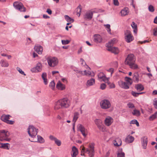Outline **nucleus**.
I'll list each match as a JSON object with an SVG mask.
<instances>
[{
	"label": "nucleus",
	"mask_w": 157,
	"mask_h": 157,
	"mask_svg": "<svg viewBox=\"0 0 157 157\" xmlns=\"http://www.w3.org/2000/svg\"><path fill=\"white\" fill-rule=\"evenodd\" d=\"M94 143H90L88 146V147L85 148L83 146H81V155L85 156L84 153H87L90 157H93L94 155Z\"/></svg>",
	"instance_id": "1"
},
{
	"label": "nucleus",
	"mask_w": 157,
	"mask_h": 157,
	"mask_svg": "<svg viewBox=\"0 0 157 157\" xmlns=\"http://www.w3.org/2000/svg\"><path fill=\"white\" fill-rule=\"evenodd\" d=\"M136 58L134 55L133 54H129L125 61V64L128 65L130 68L136 69L138 68V65L135 64Z\"/></svg>",
	"instance_id": "2"
},
{
	"label": "nucleus",
	"mask_w": 157,
	"mask_h": 157,
	"mask_svg": "<svg viewBox=\"0 0 157 157\" xmlns=\"http://www.w3.org/2000/svg\"><path fill=\"white\" fill-rule=\"evenodd\" d=\"M47 60L48 65L51 67H54L56 66L59 62L58 59L54 57H48Z\"/></svg>",
	"instance_id": "3"
},
{
	"label": "nucleus",
	"mask_w": 157,
	"mask_h": 157,
	"mask_svg": "<svg viewBox=\"0 0 157 157\" xmlns=\"http://www.w3.org/2000/svg\"><path fill=\"white\" fill-rule=\"evenodd\" d=\"M9 132L8 131H6L4 130L0 131V141H10V139L8 138L9 136Z\"/></svg>",
	"instance_id": "4"
},
{
	"label": "nucleus",
	"mask_w": 157,
	"mask_h": 157,
	"mask_svg": "<svg viewBox=\"0 0 157 157\" xmlns=\"http://www.w3.org/2000/svg\"><path fill=\"white\" fill-rule=\"evenodd\" d=\"M38 129L33 126L30 125L28 130V133L29 136L33 139L35 138L37 134Z\"/></svg>",
	"instance_id": "5"
},
{
	"label": "nucleus",
	"mask_w": 157,
	"mask_h": 157,
	"mask_svg": "<svg viewBox=\"0 0 157 157\" xmlns=\"http://www.w3.org/2000/svg\"><path fill=\"white\" fill-rule=\"evenodd\" d=\"M124 38L125 41L128 43H130L134 39L131 32L129 30H126L124 32Z\"/></svg>",
	"instance_id": "6"
},
{
	"label": "nucleus",
	"mask_w": 157,
	"mask_h": 157,
	"mask_svg": "<svg viewBox=\"0 0 157 157\" xmlns=\"http://www.w3.org/2000/svg\"><path fill=\"white\" fill-rule=\"evenodd\" d=\"M13 6L21 12H25L26 11V8L25 7L23 4L19 2H15L13 3Z\"/></svg>",
	"instance_id": "7"
},
{
	"label": "nucleus",
	"mask_w": 157,
	"mask_h": 157,
	"mask_svg": "<svg viewBox=\"0 0 157 157\" xmlns=\"http://www.w3.org/2000/svg\"><path fill=\"white\" fill-rule=\"evenodd\" d=\"M59 100L63 108H67L70 106V101L67 98H64Z\"/></svg>",
	"instance_id": "8"
},
{
	"label": "nucleus",
	"mask_w": 157,
	"mask_h": 157,
	"mask_svg": "<svg viewBox=\"0 0 157 157\" xmlns=\"http://www.w3.org/2000/svg\"><path fill=\"white\" fill-rule=\"evenodd\" d=\"M101 108L103 109H107L110 108L111 106L110 101L106 99L101 101L100 104Z\"/></svg>",
	"instance_id": "9"
},
{
	"label": "nucleus",
	"mask_w": 157,
	"mask_h": 157,
	"mask_svg": "<svg viewBox=\"0 0 157 157\" xmlns=\"http://www.w3.org/2000/svg\"><path fill=\"white\" fill-rule=\"evenodd\" d=\"M11 117L9 115H3L1 117V119L3 121L9 124H13L14 122L13 121L9 120L10 117Z\"/></svg>",
	"instance_id": "10"
},
{
	"label": "nucleus",
	"mask_w": 157,
	"mask_h": 157,
	"mask_svg": "<svg viewBox=\"0 0 157 157\" xmlns=\"http://www.w3.org/2000/svg\"><path fill=\"white\" fill-rule=\"evenodd\" d=\"M78 129L81 132L82 134L84 137H86L88 135V130L82 124L78 125Z\"/></svg>",
	"instance_id": "11"
},
{
	"label": "nucleus",
	"mask_w": 157,
	"mask_h": 157,
	"mask_svg": "<svg viewBox=\"0 0 157 157\" xmlns=\"http://www.w3.org/2000/svg\"><path fill=\"white\" fill-rule=\"evenodd\" d=\"M42 66L40 63H38L35 67L32 68L31 71L33 72H37L41 71L42 70Z\"/></svg>",
	"instance_id": "12"
},
{
	"label": "nucleus",
	"mask_w": 157,
	"mask_h": 157,
	"mask_svg": "<svg viewBox=\"0 0 157 157\" xmlns=\"http://www.w3.org/2000/svg\"><path fill=\"white\" fill-rule=\"evenodd\" d=\"M99 80H102L103 81L106 82H108L109 78L106 77L105 75L103 72H100L98 75Z\"/></svg>",
	"instance_id": "13"
},
{
	"label": "nucleus",
	"mask_w": 157,
	"mask_h": 157,
	"mask_svg": "<svg viewBox=\"0 0 157 157\" xmlns=\"http://www.w3.org/2000/svg\"><path fill=\"white\" fill-rule=\"evenodd\" d=\"M113 119L110 116H107L104 120V124L107 126L111 125L113 122Z\"/></svg>",
	"instance_id": "14"
},
{
	"label": "nucleus",
	"mask_w": 157,
	"mask_h": 157,
	"mask_svg": "<svg viewBox=\"0 0 157 157\" xmlns=\"http://www.w3.org/2000/svg\"><path fill=\"white\" fill-rule=\"evenodd\" d=\"M37 139H36V138L35 139V138H33V139H32L31 140L29 139V140L31 142H38L40 143H42L44 142V140L41 136L38 135L37 136Z\"/></svg>",
	"instance_id": "15"
},
{
	"label": "nucleus",
	"mask_w": 157,
	"mask_h": 157,
	"mask_svg": "<svg viewBox=\"0 0 157 157\" xmlns=\"http://www.w3.org/2000/svg\"><path fill=\"white\" fill-rule=\"evenodd\" d=\"M107 50L116 54H117L119 52V50L117 48L109 46V45L108 46Z\"/></svg>",
	"instance_id": "16"
},
{
	"label": "nucleus",
	"mask_w": 157,
	"mask_h": 157,
	"mask_svg": "<svg viewBox=\"0 0 157 157\" xmlns=\"http://www.w3.org/2000/svg\"><path fill=\"white\" fill-rule=\"evenodd\" d=\"M118 84L120 87L124 89H128L129 87L130 86L126 82L120 80L118 82Z\"/></svg>",
	"instance_id": "17"
},
{
	"label": "nucleus",
	"mask_w": 157,
	"mask_h": 157,
	"mask_svg": "<svg viewBox=\"0 0 157 157\" xmlns=\"http://www.w3.org/2000/svg\"><path fill=\"white\" fill-rule=\"evenodd\" d=\"M102 40L101 36L99 34H95L94 36V42L98 43L101 42Z\"/></svg>",
	"instance_id": "18"
},
{
	"label": "nucleus",
	"mask_w": 157,
	"mask_h": 157,
	"mask_svg": "<svg viewBox=\"0 0 157 157\" xmlns=\"http://www.w3.org/2000/svg\"><path fill=\"white\" fill-rule=\"evenodd\" d=\"M141 140L142 141V147H143L144 149H146L148 142L147 138L146 136L143 137L142 138Z\"/></svg>",
	"instance_id": "19"
},
{
	"label": "nucleus",
	"mask_w": 157,
	"mask_h": 157,
	"mask_svg": "<svg viewBox=\"0 0 157 157\" xmlns=\"http://www.w3.org/2000/svg\"><path fill=\"white\" fill-rule=\"evenodd\" d=\"M78 154V149L75 147L73 146L71 152L72 157H76Z\"/></svg>",
	"instance_id": "20"
},
{
	"label": "nucleus",
	"mask_w": 157,
	"mask_h": 157,
	"mask_svg": "<svg viewBox=\"0 0 157 157\" xmlns=\"http://www.w3.org/2000/svg\"><path fill=\"white\" fill-rule=\"evenodd\" d=\"M56 87L59 90H64L66 88L65 85L63 84L59 81L57 83Z\"/></svg>",
	"instance_id": "21"
},
{
	"label": "nucleus",
	"mask_w": 157,
	"mask_h": 157,
	"mask_svg": "<svg viewBox=\"0 0 157 157\" xmlns=\"http://www.w3.org/2000/svg\"><path fill=\"white\" fill-rule=\"evenodd\" d=\"M134 137L130 135L128 136L125 139V142L127 143H132L134 140Z\"/></svg>",
	"instance_id": "22"
},
{
	"label": "nucleus",
	"mask_w": 157,
	"mask_h": 157,
	"mask_svg": "<svg viewBox=\"0 0 157 157\" xmlns=\"http://www.w3.org/2000/svg\"><path fill=\"white\" fill-rule=\"evenodd\" d=\"M34 49L39 54H42L43 51L42 47L39 45L35 46L34 48Z\"/></svg>",
	"instance_id": "23"
},
{
	"label": "nucleus",
	"mask_w": 157,
	"mask_h": 157,
	"mask_svg": "<svg viewBox=\"0 0 157 157\" xmlns=\"http://www.w3.org/2000/svg\"><path fill=\"white\" fill-rule=\"evenodd\" d=\"M113 143L115 146L119 147L122 144V141L121 139L117 138L115 140H113Z\"/></svg>",
	"instance_id": "24"
},
{
	"label": "nucleus",
	"mask_w": 157,
	"mask_h": 157,
	"mask_svg": "<svg viewBox=\"0 0 157 157\" xmlns=\"http://www.w3.org/2000/svg\"><path fill=\"white\" fill-rule=\"evenodd\" d=\"M120 12L122 16H125L128 14L129 10L128 8L125 7L121 10Z\"/></svg>",
	"instance_id": "25"
},
{
	"label": "nucleus",
	"mask_w": 157,
	"mask_h": 157,
	"mask_svg": "<svg viewBox=\"0 0 157 157\" xmlns=\"http://www.w3.org/2000/svg\"><path fill=\"white\" fill-rule=\"evenodd\" d=\"M63 108L59 100L58 101L54 104V109L55 110Z\"/></svg>",
	"instance_id": "26"
},
{
	"label": "nucleus",
	"mask_w": 157,
	"mask_h": 157,
	"mask_svg": "<svg viewBox=\"0 0 157 157\" xmlns=\"http://www.w3.org/2000/svg\"><path fill=\"white\" fill-rule=\"evenodd\" d=\"M76 73L82 75H86V76H90L91 75V73L90 71H87L86 70H84V71H76Z\"/></svg>",
	"instance_id": "27"
},
{
	"label": "nucleus",
	"mask_w": 157,
	"mask_h": 157,
	"mask_svg": "<svg viewBox=\"0 0 157 157\" xmlns=\"http://www.w3.org/2000/svg\"><path fill=\"white\" fill-rule=\"evenodd\" d=\"M133 80L135 82L138 83L140 80L139 76L138 73H134L133 75Z\"/></svg>",
	"instance_id": "28"
},
{
	"label": "nucleus",
	"mask_w": 157,
	"mask_h": 157,
	"mask_svg": "<svg viewBox=\"0 0 157 157\" xmlns=\"http://www.w3.org/2000/svg\"><path fill=\"white\" fill-rule=\"evenodd\" d=\"M0 63L2 67H8L9 66L8 61L6 60L1 59L0 62Z\"/></svg>",
	"instance_id": "29"
},
{
	"label": "nucleus",
	"mask_w": 157,
	"mask_h": 157,
	"mask_svg": "<svg viewBox=\"0 0 157 157\" xmlns=\"http://www.w3.org/2000/svg\"><path fill=\"white\" fill-rule=\"evenodd\" d=\"M93 13L92 12L89 11L86 13L85 17L87 19H91L92 17Z\"/></svg>",
	"instance_id": "30"
},
{
	"label": "nucleus",
	"mask_w": 157,
	"mask_h": 157,
	"mask_svg": "<svg viewBox=\"0 0 157 157\" xmlns=\"http://www.w3.org/2000/svg\"><path fill=\"white\" fill-rule=\"evenodd\" d=\"M135 88L139 91H142L144 89L143 86L141 84L136 85L135 86Z\"/></svg>",
	"instance_id": "31"
},
{
	"label": "nucleus",
	"mask_w": 157,
	"mask_h": 157,
	"mask_svg": "<svg viewBox=\"0 0 157 157\" xmlns=\"http://www.w3.org/2000/svg\"><path fill=\"white\" fill-rule=\"evenodd\" d=\"M117 42V40L115 38H113L111 40L108 44H106V46L108 48V46L111 47L112 46Z\"/></svg>",
	"instance_id": "32"
},
{
	"label": "nucleus",
	"mask_w": 157,
	"mask_h": 157,
	"mask_svg": "<svg viewBox=\"0 0 157 157\" xmlns=\"http://www.w3.org/2000/svg\"><path fill=\"white\" fill-rule=\"evenodd\" d=\"M95 83V79L94 78H91L88 80L86 83V85L90 86L93 85Z\"/></svg>",
	"instance_id": "33"
},
{
	"label": "nucleus",
	"mask_w": 157,
	"mask_h": 157,
	"mask_svg": "<svg viewBox=\"0 0 157 157\" xmlns=\"http://www.w3.org/2000/svg\"><path fill=\"white\" fill-rule=\"evenodd\" d=\"M124 80L128 84L129 86L131 85L132 83V80L129 77H125Z\"/></svg>",
	"instance_id": "34"
},
{
	"label": "nucleus",
	"mask_w": 157,
	"mask_h": 157,
	"mask_svg": "<svg viewBox=\"0 0 157 157\" xmlns=\"http://www.w3.org/2000/svg\"><path fill=\"white\" fill-rule=\"evenodd\" d=\"M95 124L97 126L98 128L102 124V121L100 119H96L94 120Z\"/></svg>",
	"instance_id": "35"
},
{
	"label": "nucleus",
	"mask_w": 157,
	"mask_h": 157,
	"mask_svg": "<svg viewBox=\"0 0 157 157\" xmlns=\"http://www.w3.org/2000/svg\"><path fill=\"white\" fill-rule=\"evenodd\" d=\"M42 78L44 80V82L45 85L48 83L47 79V74L46 73H43L42 75Z\"/></svg>",
	"instance_id": "36"
},
{
	"label": "nucleus",
	"mask_w": 157,
	"mask_h": 157,
	"mask_svg": "<svg viewBox=\"0 0 157 157\" xmlns=\"http://www.w3.org/2000/svg\"><path fill=\"white\" fill-rule=\"evenodd\" d=\"M131 26L132 28L133 29L134 32L136 33L137 31V26L136 24L134 22H132V24H131Z\"/></svg>",
	"instance_id": "37"
},
{
	"label": "nucleus",
	"mask_w": 157,
	"mask_h": 157,
	"mask_svg": "<svg viewBox=\"0 0 157 157\" xmlns=\"http://www.w3.org/2000/svg\"><path fill=\"white\" fill-rule=\"evenodd\" d=\"M79 115V113L77 112H75L74 113L73 121L75 123L78 119Z\"/></svg>",
	"instance_id": "38"
},
{
	"label": "nucleus",
	"mask_w": 157,
	"mask_h": 157,
	"mask_svg": "<svg viewBox=\"0 0 157 157\" xmlns=\"http://www.w3.org/2000/svg\"><path fill=\"white\" fill-rule=\"evenodd\" d=\"M65 20L68 22H73L74 21V20L70 17H69L67 15H65L64 16Z\"/></svg>",
	"instance_id": "39"
},
{
	"label": "nucleus",
	"mask_w": 157,
	"mask_h": 157,
	"mask_svg": "<svg viewBox=\"0 0 157 157\" xmlns=\"http://www.w3.org/2000/svg\"><path fill=\"white\" fill-rule=\"evenodd\" d=\"M132 113L133 115L136 116H139L140 114V111L139 110L136 109H134L133 112H132Z\"/></svg>",
	"instance_id": "40"
},
{
	"label": "nucleus",
	"mask_w": 157,
	"mask_h": 157,
	"mask_svg": "<svg viewBox=\"0 0 157 157\" xmlns=\"http://www.w3.org/2000/svg\"><path fill=\"white\" fill-rule=\"evenodd\" d=\"M98 128L101 131L103 132H105L107 131L106 127L103 124L99 127Z\"/></svg>",
	"instance_id": "41"
},
{
	"label": "nucleus",
	"mask_w": 157,
	"mask_h": 157,
	"mask_svg": "<svg viewBox=\"0 0 157 157\" xmlns=\"http://www.w3.org/2000/svg\"><path fill=\"white\" fill-rule=\"evenodd\" d=\"M157 112H155L154 114L151 116L149 118L150 121H153L156 118Z\"/></svg>",
	"instance_id": "42"
},
{
	"label": "nucleus",
	"mask_w": 157,
	"mask_h": 157,
	"mask_svg": "<svg viewBox=\"0 0 157 157\" xmlns=\"http://www.w3.org/2000/svg\"><path fill=\"white\" fill-rule=\"evenodd\" d=\"M76 14L79 17L80 15V12L81 11V9L80 6H78L76 9Z\"/></svg>",
	"instance_id": "43"
},
{
	"label": "nucleus",
	"mask_w": 157,
	"mask_h": 157,
	"mask_svg": "<svg viewBox=\"0 0 157 157\" xmlns=\"http://www.w3.org/2000/svg\"><path fill=\"white\" fill-rule=\"evenodd\" d=\"M130 124H136L137 126H139V123L135 119L131 121L130 123Z\"/></svg>",
	"instance_id": "44"
},
{
	"label": "nucleus",
	"mask_w": 157,
	"mask_h": 157,
	"mask_svg": "<svg viewBox=\"0 0 157 157\" xmlns=\"http://www.w3.org/2000/svg\"><path fill=\"white\" fill-rule=\"evenodd\" d=\"M106 82L107 83L110 88H114L115 87V85L113 83H111L109 82V81Z\"/></svg>",
	"instance_id": "45"
},
{
	"label": "nucleus",
	"mask_w": 157,
	"mask_h": 157,
	"mask_svg": "<svg viewBox=\"0 0 157 157\" xmlns=\"http://www.w3.org/2000/svg\"><path fill=\"white\" fill-rule=\"evenodd\" d=\"M148 10L150 12H153L155 10V9L153 6L151 5H150L148 7Z\"/></svg>",
	"instance_id": "46"
},
{
	"label": "nucleus",
	"mask_w": 157,
	"mask_h": 157,
	"mask_svg": "<svg viewBox=\"0 0 157 157\" xmlns=\"http://www.w3.org/2000/svg\"><path fill=\"white\" fill-rule=\"evenodd\" d=\"M55 144H56L58 146H60L61 145V141L56 138L54 141Z\"/></svg>",
	"instance_id": "47"
},
{
	"label": "nucleus",
	"mask_w": 157,
	"mask_h": 157,
	"mask_svg": "<svg viewBox=\"0 0 157 157\" xmlns=\"http://www.w3.org/2000/svg\"><path fill=\"white\" fill-rule=\"evenodd\" d=\"M55 83L53 81H52L49 84V86L52 89H53L55 86Z\"/></svg>",
	"instance_id": "48"
},
{
	"label": "nucleus",
	"mask_w": 157,
	"mask_h": 157,
	"mask_svg": "<svg viewBox=\"0 0 157 157\" xmlns=\"http://www.w3.org/2000/svg\"><path fill=\"white\" fill-rule=\"evenodd\" d=\"M105 27L107 29V30L108 32L109 33H111V29H110V25L109 24H107L106 25H105Z\"/></svg>",
	"instance_id": "49"
},
{
	"label": "nucleus",
	"mask_w": 157,
	"mask_h": 157,
	"mask_svg": "<svg viewBox=\"0 0 157 157\" xmlns=\"http://www.w3.org/2000/svg\"><path fill=\"white\" fill-rule=\"evenodd\" d=\"M153 104L155 108L157 109V98H155L154 99Z\"/></svg>",
	"instance_id": "50"
},
{
	"label": "nucleus",
	"mask_w": 157,
	"mask_h": 157,
	"mask_svg": "<svg viewBox=\"0 0 157 157\" xmlns=\"http://www.w3.org/2000/svg\"><path fill=\"white\" fill-rule=\"evenodd\" d=\"M117 157H125V154L123 152L118 153L117 154Z\"/></svg>",
	"instance_id": "51"
},
{
	"label": "nucleus",
	"mask_w": 157,
	"mask_h": 157,
	"mask_svg": "<svg viewBox=\"0 0 157 157\" xmlns=\"http://www.w3.org/2000/svg\"><path fill=\"white\" fill-rule=\"evenodd\" d=\"M2 144L0 143V148H5L6 147H7V144Z\"/></svg>",
	"instance_id": "52"
},
{
	"label": "nucleus",
	"mask_w": 157,
	"mask_h": 157,
	"mask_svg": "<svg viewBox=\"0 0 157 157\" xmlns=\"http://www.w3.org/2000/svg\"><path fill=\"white\" fill-rule=\"evenodd\" d=\"M62 42L63 44L65 45L68 44L70 42V41L68 40H62Z\"/></svg>",
	"instance_id": "53"
},
{
	"label": "nucleus",
	"mask_w": 157,
	"mask_h": 157,
	"mask_svg": "<svg viewBox=\"0 0 157 157\" xmlns=\"http://www.w3.org/2000/svg\"><path fill=\"white\" fill-rule=\"evenodd\" d=\"M113 66L115 68H117L118 67V63L117 61H115L113 62Z\"/></svg>",
	"instance_id": "54"
},
{
	"label": "nucleus",
	"mask_w": 157,
	"mask_h": 157,
	"mask_svg": "<svg viewBox=\"0 0 157 157\" xmlns=\"http://www.w3.org/2000/svg\"><path fill=\"white\" fill-rule=\"evenodd\" d=\"M127 105L129 108H133L135 107L134 105L131 103H129Z\"/></svg>",
	"instance_id": "55"
},
{
	"label": "nucleus",
	"mask_w": 157,
	"mask_h": 157,
	"mask_svg": "<svg viewBox=\"0 0 157 157\" xmlns=\"http://www.w3.org/2000/svg\"><path fill=\"white\" fill-rule=\"evenodd\" d=\"M106 87V85L105 83H102L101 85L100 86V89H101L103 90L105 89Z\"/></svg>",
	"instance_id": "56"
},
{
	"label": "nucleus",
	"mask_w": 157,
	"mask_h": 157,
	"mask_svg": "<svg viewBox=\"0 0 157 157\" xmlns=\"http://www.w3.org/2000/svg\"><path fill=\"white\" fill-rule=\"evenodd\" d=\"M131 94L135 97H137L138 96V93L135 92L133 91H132L131 92Z\"/></svg>",
	"instance_id": "57"
},
{
	"label": "nucleus",
	"mask_w": 157,
	"mask_h": 157,
	"mask_svg": "<svg viewBox=\"0 0 157 157\" xmlns=\"http://www.w3.org/2000/svg\"><path fill=\"white\" fill-rule=\"evenodd\" d=\"M107 71L111 73V76H112V74L113 73L114 69L113 68H111L107 70Z\"/></svg>",
	"instance_id": "58"
},
{
	"label": "nucleus",
	"mask_w": 157,
	"mask_h": 157,
	"mask_svg": "<svg viewBox=\"0 0 157 157\" xmlns=\"http://www.w3.org/2000/svg\"><path fill=\"white\" fill-rule=\"evenodd\" d=\"M153 35L157 36V27L153 29Z\"/></svg>",
	"instance_id": "59"
},
{
	"label": "nucleus",
	"mask_w": 157,
	"mask_h": 157,
	"mask_svg": "<svg viewBox=\"0 0 157 157\" xmlns=\"http://www.w3.org/2000/svg\"><path fill=\"white\" fill-rule=\"evenodd\" d=\"M114 4L117 6H118L119 5V3L118 0H113Z\"/></svg>",
	"instance_id": "60"
},
{
	"label": "nucleus",
	"mask_w": 157,
	"mask_h": 157,
	"mask_svg": "<svg viewBox=\"0 0 157 157\" xmlns=\"http://www.w3.org/2000/svg\"><path fill=\"white\" fill-rule=\"evenodd\" d=\"M49 138L51 140H54L55 141L57 138L51 135L49 136Z\"/></svg>",
	"instance_id": "61"
},
{
	"label": "nucleus",
	"mask_w": 157,
	"mask_h": 157,
	"mask_svg": "<svg viewBox=\"0 0 157 157\" xmlns=\"http://www.w3.org/2000/svg\"><path fill=\"white\" fill-rule=\"evenodd\" d=\"M18 71L21 74L24 75H26L25 74L24 72L21 69L19 68L18 69Z\"/></svg>",
	"instance_id": "62"
},
{
	"label": "nucleus",
	"mask_w": 157,
	"mask_h": 157,
	"mask_svg": "<svg viewBox=\"0 0 157 157\" xmlns=\"http://www.w3.org/2000/svg\"><path fill=\"white\" fill-rule=\"evenodd\" d=\"M80 61L81 62V63L82 65H84V63L85 65H86V63L85 62V61L84 60L82 59L81 58L80 59Z\"/></svg>",
	"instance_id": "63"
},
{
	"label": "nucleus",
	"mask_w": 157,
	"mask_h": 157,
	"mask_svg": "<svg viewBox=\"0 0 157 157\" xmlns=\"http://www.w3.org/2000/svg\"><path fill=\"white\" fill-rule=\"evenodd\" d=\"M47 12L49 14H51L52 13L51 10L49 9H48L47 10Z\"/></svg>",
	"instance_id": "64"
}]
</instances>
